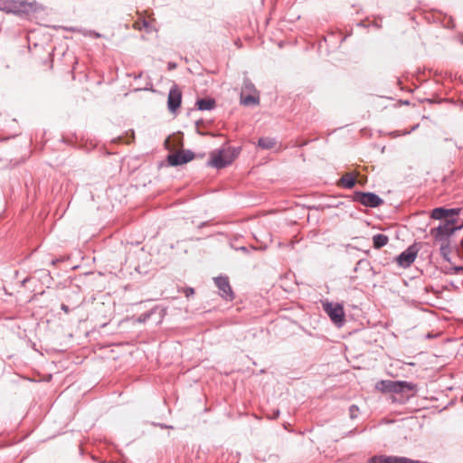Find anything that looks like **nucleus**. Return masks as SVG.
<instances>
[{
  "mask_svg": "<svg viewBox=\"0 0 463 463\" xmlns=\"http://www.w3.org/2000/svg\"><path fill=\"white\" fill-rule=\"evenodd\" d=\"M184 293L186 298H189L194 294V289L193 288L187 287L184 289Z\"/></svg>",
  "mask_w": 463,
  "mask_h": 463,
  "instance_id": "bb28decb",
  "label": "nucleus"
},
{
  "mask_svg": "<svg viewBox=\"0 0 463 463\" xmlns=\"http://www.w3.org/2000/svg\"><path fill=\"white\" fill-rule=\"evenodd\" d=\"M34 4L29 0H0V11L22 17L34 11Z\"/></svg>",
  "mask_w": 463,
  "mask_h": 463,
  "instance_id": "7ed1b4c3",
  "label": "nucleus"
},
{
  "mask_svg": "<svg viewBox=\"0 0 463 463\" xmlns=\"http://www.w3.org/2000/svg\"><path fill=\"white\" fill-rule=\"evenodd\" d=\"M141 76H142V73H140L138 76H136L135 79H139V78H141Z\"/></svg>",
  "mask_w": 463,
  "mask_h": 463,
  "instance_id": "09e8293b",
  "label": "nucleus"
},
{
  "mask_svg": "<svg viewBox=\"0 0 463 463\" xmlns=\"http://www.w3.org/2000/svg\"><path fill=\"white\" fill-rule=\"evenodd\" d=\"M459 226H462V228H463V223H462V224H460Z\"/></svg>",
  "mask_w": 463,
  "mask_h": 463,
  "instance_id": "8fccbe9b",
  "label": "nucleus"
},
{
  "mask_svg": "<svg viewBox=\"0 0 463 463\" xmlns=\"http://www.w3.org/2000/svg\"><path fill=\"white\" fill-rule=\"evenodd\" d=\"M356 184V179L351 173L345 174L338 181L337 185L345 189H353Z\"/></svg>",
  "mask_w": 463,
  "mask_h": 463,
  "instance_id": "2eb2a0df",
  "label": "nucleus"
},
{
  "mask_svg": "<svg viewBox=\"0 0 463 463\" xmlns=\"http://www.w3.org/2000/svg\"><path fill=\"white\" fill-rule=\"evenodd\" d=\"M201 124H203V119H198V120H196V122H195V125H196V128H197L196 131H197V133H198L199 135H204L203 132H201V131L198 129V128H199V126H200Z\"/></svg>",
  "mask_w": 463,
  "mask_h": 463,
  "instance_id": "2f4dec72",
  "label": "nucleus"
},
{
  "mask_svg": "<svg viewBox=\"0 0 463 463\" xmlns=\"http://www.w3.org/2000/svg\"><path fill=\"white\" fill-rule=\"evenodd\" d=\"M457 223L458 219L445 220L431 228L430 233L438 241H449V238L462 229V226H457Z\"/></svg>",
  "mask_w": 463,
  "mask_h": 463,
  "instance_id": "20e7f679",
  "label": "nucleus"
},
{
  "mask_svg": "<svg viewBox=\"0 0 463 463\" xmlns=\"http://www.w3.org/2000/svg\"><path fill=\"white\" fill-rule=\"evenodd\" d=\"M375 389L383 393L399 395V398L393 397L392 401L405 403L417 391V384L407 381L381 380L375 383Z\"/></svg>",
  "mask_w": 463,
  "mask_h": 463,
  "instance_id": "f257e3e1",
  "label": "nucleus"
},
{
  "mask_svg": "<svg viewBox=\"0 0 463 463\" xmlns=\"http://www.w3.org/2000/svg\"><path fill=\"white\" fill-rule=\"evenodd\" d=\"M430 217L439 222L449 220L447 208L443 206L434 208L430 213Z\"/></svg>",
  "mask_w": 463,
  "mask_h": 463,
  "instance_id": "dca6fc26",
  "label": "nucleus"
},
{
  "mask_svg": "<svg viewBox=\"0 0 463 463\" xmlns=\"http://www.w3.org/2000/svg\"><path fill=\"white\" fill-rule=\"evenodd\" d=\"M390 136L392 137H397L404 136V135H403V132H401L399 130H395V131L391 132Z\"/></svg>",
  "mask_w": 463,
  "mask_h": 463,
  "instance_id": "7c9ffc66",
  "label": "nucleus"
},
{
  "mask_svg": "<svg viewBox=\"0 0 463 463\" xmlns=\"http://www.w3.org/2000/svg\"><path fill=\"white\" fill-rule=\"evenodd\" d=\"M145 90H152V91H155V90H153V87H152V86H151L150 88H145Z\"/></svg>",
  "mask_w": 463,
  "mask_h": 463,
  "instance_id": "c03bdc74",
  "label": "nucleus"
},
{
  "mask_svg": "<svg viewBox=\"0 0 463 463\" xmlns=\"http://www.w3.org/2000/svg\"><path fill=\"white\" fill-rule=\"evenodd\" d=\"M241 146H227L223 144L222 147L213 150L211 153L210 159L206 165L216 169H222L232 164V162L240 156Z\"/></svg>",
  "mask_w": 463,
  "mask_h": 463,
  "instance_id": "f03ea898",
  "label": "nucleus"
},
{
  "mask_svg": "<svg viewBox=\"0 0 463 463\" xmlns=\"http://www.w3.org/2000/svg\"><path fill=\"white\" fill-rule=\"evenodd\" d=\"M389 242V237L383 233H377L373 236V247L374 249H381L387 245Z\"/></svg>",
  "mask_w": 463,
  "mask_h": 463,
  "instance_id": "f3484780",
  "label": "nucleus"
},
{
  "mask_svg": "<svg viewBox=\"0 0 463 463\" xmlns=\"http://www.w3.org/2000/svg\"><path fill=\"white\" fill-rule=\"evenodd\" d=\"M250 248H251L252 250H265V249H266V246H265V247H260V248H257V247H255V246H250Z\"/></svg>",
  "mask_w": 463,
  "mask_h": 463,
  "instance_id": "4c0bfd02",
  "label": "nucleus"
},
{
  "mask_svg": "<svg viewBox=\"0 0 463 463\" xmlns=\"http://www.w3.org/2000/svg\"><path fill=\"white\" fill-rule=\"evenodd\" d=\"M439 252H440V255L442 256V258L444 259V260H446L447 262H449V263L451 262V259H450L451 247H450L449 241L441 242V245L439 248Z\"/></svg>",
  "mask_w": 463,
  "mask_h": 463,
  "instance_id": "6ab92c4d",
  "label": "nucleus"
},
{
  "mask_svg": "<svg viewBox=\"0 0 463 463\" xmlns=\"http://www.w3.org/2000/svg\"><path fill=\"white\" fill-rule=\"evenodd\" d=\"M448 27L449 28H454L455 27V24H454V21L453 19L450 17L449 22H448Z\"/></svg>",
  "mask_w": 463,
  "mask_h": 463,
  "instance_id": "c9c22d12",
  "label": "nucleus"
},
{
  "mask_svg": "<svg viewBox=\"0 0 463 463\" xmlns=\"http://www.w3.org/2000/svg\"><path fill=\"white\" fill-rule=\"evenodd\" d=\"M355 433H357V429H353L346 433V436L351 437L354 436Z\"/></svg>",
  "mask_w": 463,
  "mask_h": 463,
  "instance_id": "f704fd0d",
  "label": "nucleus"
},
{
  "mask_svg": "<svg viewBox=\"0 0 463 463\" xmlns=\"http://www.w3.org/2000/svg\"><path fill=\"white\" fill-rule=\"evenodd\" d=\"M165 148L168 150L183 147V133H174L167 137L165 141Z\"/></svg>",
  "mask_w": 463,
  "mask_h": 463,
  "instance_id": "ddd939ff",
  "label": "nucleus"
},
{
  "mask_svg": "<svg viewBox=\"0 0 463 463\" xmlns=\"http://www.w3.org/2000/svg\"><path fill=\"white\" fill-rule=\"evenodd\" d=\"M57 261H58V260H52V264L54 265Z\"/></svg>",
  "mask_w": 463,
  "mask_h": 463,
  "instance_id": "de8ad7c7",
  "label": "nucleus"
},
{
  "mask_svg": "<svg viewBox=\"0 0 463 463\" xmlns=\"http://www.w3.org/2000/svg\"><path fill=\"white\" fill-rule=\"evenodd\" d=\"M347 248L356 249L355 247L352 246L351 244H347Z\"/></svg>",
  "mask_w": 463,
  "mask_h": 463,
  "instance_id": "49530a36",
  "label": "nucleus"
},
{
  "mask_svg": "<svg viewBox=\"0 0 463 463\" xmlns=\"http://www.w3.org/2000/svg\"><path fill=\"white\" fill-rule=\"evenodd\" d=\"M241 103L244 106L258 105L260 103L259 96L248 94L246 96L241 95Z\"/></svg>",
  "mask_w": 463,
  "mask_h": 463,
  "instance_id": "aec40b11",
  "label": "nucleus"
},
{
  "mask_svg": "<svg viewBox=\"0 0 463 463\" xmlns=\"http://www.w3.org/2000/svg\"><path fill=\"white\" fill-rule=\"evenodd\" d=\"M358 266L361 269H366L368 270H373V267L371 265V262L366 259H361L358 260Z\"/></svg>",
  "mask_w": 463,
  "mask_h": 463,
  "instance_id": "b1692460",
  "label": "nucleus"
},
{
  "mask_svg": "<svg viewBox=\"0 0 463 463\" xmlns=\"http://www.w3.org/2000/svg\"><path fill=\"white\" fill-rule=\"evenodd\" d=\"M243 89L249 91L256 90L254 84L249 79H244Z\"/></svg>",
  "mask_w": 463,
  "mask_h": 463,
  "instance_id": "393cba45",
  "label": "nucleus"
},
{
  "mask_svg": "<svg viewBox=\"0 0 463 463\" xmlns=\"http://www.w3.org/2000/svg\"><path fill=\"white\" fill-rule=\"evenodd\" d=\"M360 266H358V261L356 262L355 267L354 268V272H357L360 269Z\"/></svg>",
  "mask_w": 463,
  "mask_h": 463,
  "instance_id": "58836bf2",
  "label": "nucleus"
},
{
  "mask_svg": "<svg viewBox=\"0 0 463 463\" xmlns=\"http://www.w3.org/2000/svg\"><path fill=\"white\" fill-rule=\"evenodd\" d=\"M152 425L158 426L161 429H172L173 428L172 426L166 425L165 423H156V422H153Z\"/></svg>",
  "mask_w": 463,
  "mask_h": 463,
  "instance_id": "c756f323",
  "label": "nucleus"
},
{
  "mask_svg": "<svg viewBox=\"0 0 463 463\" xmlns=\"http://www.w3.org/2000/svg\"><path fill=\"white\" fill-rule=\"evenodd\" d=\"M206 224H207V222H201L198 227L202 228V227L205 226Z\"/></svg>",
  "mask_w": 463,
  "mask_h": 463,
  "instance_id": "79ce46f5",
  "label": "nucleus"
},
{
  "mask_svg": "<svg viewBox=\"0 0 463 463\" xmlns=\"http://www.w3.org/2000/svg\"><path fill=\"white\" fill-rule=\"evenodd\" d=\"M419 124L412 126L411 129L403 131V135L411 134V132L415 131L419 128Z\"/></svg>",
  "mask_w": 463,
  "mask_h": 463,
  "instance_id": "c85d7f7f",
  "label": "nucleus"
},
{
  "mask_svg": "<svg viewBox=\"0 0 463 463\" xmlns=\"http://www.w3.org/2000/svg\"><path fill=\"white\" fill-rule=\"evenodd\" d=\"M347 197L352 202L368 208H378L384 203V200L373 192L354 191Z\"/></svg>",
  "mask_w": 463,
  "mask_h": 463,
  "instance_id": "39448f33",
  "label": "nucleus"
},
{
  "mask_svg": "<svg viewBox=\"0 0 463 463\" xmlns=\"http://www.w3.org/2000/svg\"><path fill=\"white\" fill-rule=\"evenodd\" d=\"M176 66H177L176 63L174 62V61H170L167 64V68H168L169 71H172V70L175 69Z\"/></svg>",
  "mask_w": 463,
  "mask_h": 463,
  "instance_id": "72a5a7b5",
  "label": "nucleus"
},
{
  "mask_svg": "<svg viewBox=\"0 0 463 463\" xmlns=\"http://www.w3.org/2000/svg\"><path fill=\"white\" fill-rule=\"evenodd\" d=\"M214 283L219 289L220 296L223 299L232 301L235 298V294L231 287L228 276L220 275L214 278Z\"/></svg>",
  "mask_w": 463,
  "mask_h": 463,
  "instance_id": "6e6552de",
  "label": "nucleus"
},
{
  "mask_svg": "<svg viewBox=\"0 0 463 463\" xmlns=\"http://www.w3.org/2000/svg\"><path fill=\"white\" fill-rule=\"evenodd\" d=\"M61 309L65 312L66 314L70 313L71 309L69 307V306H67L66 304H61Z\"/></svg>",
  "mask_w": 463,
  "mask_h": 463,
  "instance_id": "473e14b6",
  "label": "nucleus"
},
{
  "mask_svg": "<svg viewBox=\"0 0 463 463\" xmlns=\"http://www.w3.org/2000/svg\"><path fill=\"white\" fill-rule=\"evenodd\" d=\"M463 271V266H452L447 273L449 274H459Z\"/></svg>",
  "mask_w": 463,
  "mask_h": 463,
  "instance_id": "a878e982",
  "label": "nucleus"
},
{
  "mask_svg": "<svg viewBox=\"0 0 463 463\" xmlns=\"http://www.w3.org/2000/svg\"><path fill=\"white\" fill-rule=\"evenodd\" d=\"M276 145V139L273 137H260L258 139V146L262 149L273 148Z\"/></svg>",
  "mask_w": 463,
  "mask_h": 463,
  "instance_id": "a211bd4d",
  "label": "nucleus"
},
{
  "mask_svg": "<svg viewBox=\"0 0 463 463\" xmlns=\"http://www.w3.org/2000/svg\"><path fill=\"white\" fill-rule=\"evenodd\" d=\"M348 411L350 419L354 420L358 417L359 407L357 405H350Z\"/></svg>",
  "mask_w": 463,
  "mask_h": 463,
  "instance_id": "5701e85b",
  "label": "nucleus"
},
{
  "mask_svg": "<svg viewBox=\"0 0 463 463\" xmlns=\"http://www.w3.org/2000/svg\"><path fill=\"white\" fill-rule=\"evenodd\" d=\"M182 104V91L176 84H174L167 97V109L171 113H176Z\"/></svg>",
  "mask_w": 463,
  "mask_h": 463,
  "instance_id": "9b49d317",
  "label": "nucleus"
},
{
  "mask_svg": "<svg viewBox=\"0 0 463 463\" xmlns=\"http://www.w3.org/2000/svg\"><path fill=\"white\" fill-rule=\"evenodd\" d=\"M40 271L43 272L46 275V277L52 279L50 271H47V270H44V269H41Z\"/></svg>",
  "mask_w": 463,
  "mask_h": 463,
  "instance_id": "e433bc0d",
  "label": "nucleus"
},
{
  "mask_svg": "<svg viewBox=\"0 0 463 463\" xmlns=\"http://www.w3.org/2000/svg\"><path fill=\"white\" fill-rule=\"evenodd\" d=\"M195 155L192 150H183L179 153H173L167 156V163L171 166L184 165L194 158Z\"/></svg>",
  "mask_w": 463,
  "mask_h": 463,
  "instance_id": "9d476101",
  "label": "nucleus"
},
{
  "mask_svg": "<svg viewBox=\"0 0 463 463\" xmlns=\"http://www.w3.org/2000/svg\"><path fill=\"white\" fill-rule=\"evenodd\" d=\"M195 107L201 111H210L216 107V101L213 98L198 99L195 102Z\"/></svg>",
  "mask_w": 463,
  "mask_h": 463,
  "instance_id": "4468645a",
  "label": "nucleus"
},
{
  "mask_svg": "<svg viewBox=\"0 0 463 463\" xmlns=\"http://www.w3.org/2000/svg\"><path fill=\"white\" fill-rule=\"evenodd\" d=\"M323 308L334 325L337 327L343 326L345 314L342 304L326 301L323 303Z\"/></svg>",
  "mask_w": 463,
  "mask_h": 463,
  "instance_id": "423d86ee",
  "label": "nucleus"
},
{
  "mask_svg": "<svg viewBox=\"0 0 463 463\" xmlns=\"http://www.w3.org/2000/svg\"><path fill=\"white\" fill-rule=\"evenodd\" d=\"M368 463H424L402 456L374 455L368 459Z\"/></svg>",
  "mask_w": 463,
  "mask_h": 463,
  "instance_id": "1a4fd4ad",
  "label": "nucleus"
},
{
  "mask_svg": "<svg viewBox=\"0 0 463 463\" xmlns=\"http://www.w3.org/2000/svg\"><path fill=\"white\" fill-rule=\"evenodd\" d=\"M143 26H144L145 28H147V27L149 26V23H148L147 21L144 20V21H143Z\"/></svg>",
  "mask_w": 463,
  "mask_h": 463,
  "instance_id": "ea45409f",
  "label": "nucleus"
},
{
  "mask_svg": "<svg viewBox=\"0 0 463 463\" xmlns=\"http://www.w3.org/2000/svg\"><path fill=\"white\" fill-rule=\"evenodd\" d=\"M241 239V237H235L230 241V246L235 250L241 251L245 254L250 253V249L244 245H235V241H239Z\"/></svg>",
  "mask_w": 463,
  "mask_h": 463,
  "instance_id": "412c9836",
  "label": "nucleus"
},
{
  "mask_svg": "<svg viewBox=\"0 0 463 463\" xmlns=\"http://www.w3.org/2000/svg\"><path fill=\"white\" fill-rule=\"evenodd\" d=\"M460 208H447L449 220L458 219L457 216L460 213Z\"/></svg>",
  "mask_w": 463,
  "mask_h": 463,
  "instance_id": "4be33fe9",
  "label": "nucleus"
},
{
  "mask_svg": "<svg viewBox=\"0 0 463 463\" xmlns=\"http://www.w3.org/2000/svg\"><path fill=\"white\" fill-rule=\"evenodd\" d=\"M92 34L96 37V38H99L101 35L100 33H96V32H93Z\"/></svg>",
  "mask_w": 463,
  "mask_h": 463,
  "instance_id": "a19ab883",
  "label": "nucleus"
},
{
  "mask_svg": "<svg viewBox=\"0 0 463 463\" xmlns=\"http://www.w3.org/2000/svg\"><path fill=\"white\" fill-rule=\"evenodd\" d=\"M166 314V309L161 306H155L150 310L139 315L137 317V323H146L147 322L151 317H155V323L159 324L162 322L163 318L165 317Z\"/></svg>",
  "mask_w": 463,
  "mask_h": 463,
  "instance_id": "f8f14e48",
  "label": "nucleus"
},
{
  "mask_svg": "<svg viewBox=\"0 0 463 463\" xmlns=\"http://www.w3.org/2000/svg\"><path fill=\"white\" fill-rule=\"evenodd\" d=\"M279 415H280V411H279V410H278V409H277V410H274V411H272V414L269 416V419H271V420H276V419H278V418L279 417Z\"/></svg>",
  "mask_w": 463,
  "mask_h": 463,
  "instance_id": "cd10ccee",
  "label": "nucleus"
},
{
  "mask_svg": "<svg viewBox=\"0 0 463 463\" xmlns=\"http://www.w3.org/2000/svg\"><path fill=\"white\" fill-rule=\"evenodd\" d=\"M419 250L420 245L415 242L410 245L405 250L401 252L398 256H396L395 261L400 267L403 269L409 268L416 260Z\"/></svg>",
  "mask_w": 463,
  "mask_h": 463,
  "instance_id": "0eeeda50",
  "label": "nucleus"
},
{
  "mask_svg": "<svg viewBox=\"0 0 463 463\" xmlns=\"http://www.w3.org/2000/svg\"><path fill=\"white\" fill-rule=\"evenodd\" d=\"M27 281H29V278H26L23 280V284H25Z\"/></svg>",
  "mask_w": 463,
  "mask_h": 463,
  "instance_id": "a18cd8bd",
  "label": "nucleus"
},
{
  "mask_svg": "<svg viewBox=\"0 0 463 463\" xmlns=\"http://www.w3.org/2000/svg\"><path fill=\"white\" fill-rule=\"evenodd\" d=\"M370 271L372 272L373 276H376L378 274V272L375 271L374 269L373 270H370Z\"/></svg>",
  "mask_w": 463,
  "mask_h": 463,
  "instance_id": "37998d69",
  "label": "nucleus"
}]
</instances>
